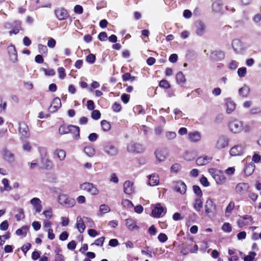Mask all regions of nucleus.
<instances>
[{"label": "nucleus", "mask_w": 261, "mask_h": 261, "mask_svg": "<svg viewBox=\"0 0 261 261\" xmlns=\"http://www.w3.org/2000/svg\"><path fill=\"white\" fill-rule=\"evenodd\" d=\"M40 154V168L46 170L51 169L54 167L53 162L49 159L46 148H39Z\"/></svg>", "instance_id": "1"}, {"label": "nucleus", "mask_w": 261, "mask_h": 261, "mask_svg": "<svg viewBox=\"0 0 261 261\" xmlns=\"http://www.w3.org/2000/svg\"><path fill=\"white\" fill-rule=\"evenodd\" d=\"M229 129L233 134H239L244 130V125L242 121L233 120L229 123Z\"/></svg>", "instance_id": "2"}, {"label": "nucleus", "mask_w": 261, "mask_h": 261, "mask_svg": "<svg viewBox=\"0 0 261 261\" xmlns=\"http://www.w3.org/2000/svg\"><path fill=\"white\" fill-rule=\"evenodd\" d=\"M81 190L85 191L92 195H97L99 191L96 187L92 183L85 182L80 185Z\"/></svg>", "instance_id": "3"}, {"label": "nucleus", "mask_w": 261, "mask_h": 261, "mask_svg": "<svg viewBox=\"0 0 261 261\" xmlns=\"http://www.w3.org/2000/svg\"><path fill=\"white\" fill-rule=\"evenodd\" d=\"M58 201L61 205L68 207H72L76 203L73 198L69 197L65 194L60 195L58 197Z\"/></svg>", "instance_id": "4"}, {"label": "nucleus", "mask_w": 261, "mask_h": 261, "mask_svg": "<svg viewBox=\"0 0 261 261\" xmlns=\"http://www.w3.org/2000/svg\"><path fill=\"white\" fill-rule=\"evenodd\" d=\"M253 218L251 216L245 215L243 216H239L237 223L238 227L242 228L245 226L251 225L253 224Z\"/></svg>", "instance_id": "5"}, {"label": "nucleus", "mask_w": 261, "mask_h": 261, "mask_svg": "<svg viewBox=\"0 0 261 261\" xmlns=\"http://www.w3.org/2000/svg\"><path fill=\"white\" fill-rule=\"evenodd\" d=\"M245 144L236 145L231 147L229 150V154L231 156H241L245 151Z\"/></svg>", "instance_id": "6"}, {"label": "nucleus", "mask_w": 261, "mask_h": 261, "mask_svg": "<svg viewBox=\"0 0 261 261\" xmlns=\"http://www.w3.org/2000/svg\"><path fill=\"white\" fill-rule=\"evenodd\" d=\"M216 209V205L215 204L214 200L212 198L208 197L204 205L205 213L206 214L213 213Z\"/></svg>", "instance_id": "7"}, {"label": "nucleus", "mask_w": 261, "mask_h": 261, "mask_svg": "<svg viewBox=\"0 0 261 261\" xmlns=\"http://www.w3.org/2000/svg\"><path fill=\"white\" fill-rule=\"evenodd\" d=\"M229 140L225 136L220 137L217 142L215 145V147L219 150L222 149L228 146Z\"/></svg>", "instance_id": "8"}, {"label": "nucleus", "mask_w": 261, "mask_h": 261, "mask_svg": "<svg viewBox=\"0 0 261 261\" xmlns=\"http://www.w3.org/2000/svg\"><path fill=\"white\" fill-rule=\"evenodd\" d=\"M250 188L249 185L246 182H239L235 187L236 192L239 195L245 194Z\"/></svg>", "instance_id": "9"}, {"label": "nucleus", "mask_w": 261, "mask_h": 261, "mask_svg": "<svg viewBox=\"0 0 261 261\" xmlns=\"http://www.w3.org/2000/svg\"><path fill=\"white\" fill-rule=\"evenodd\" d=\"M30 203L36 213H40L42 209V201L37 197H34L30 200Z\"/></svg>", "instance_id": "10"}, {"label": "nucleus", "mask_w": 261, "mask_h": 261, "mask_svg": "<svg viewBox=\"0 0 261 261\" xmlns=\"http://www.w3.org/2000/svg\"><path fill=\"white\" fill-rule=\"evenodd\" d=\"M174 190L180 194H185L187 191V186L182 181L179 180L174 182Z\"/></svg>", "instance_id": "11"}, {"label": "nucleus", "mask_w": 261, "mask_h": 261, "mask_svg": "<svg viewBox=\"0 0 261 261\" xmlns=\"http://www.w3.org/2000/svg\"><path fill=\"white\" fill-rule=\"evenodd\" d=\"M127 150L132 152L141 153L144 151V147L141 144L132 143L128 145Z\"/></svg>", "instance_id": "12"}, {"label": "nucleus", "mask_w": 261, "mask_h": 261, "mask_svg": "<svg viewBox=\"0 0 261 261\" xmlns=\"http://www.w3.org/2000/svg\"><path fill=\"white\" fill-rule=\"evenodd\" d=\"M154 154L156 158V162L158 163L165 161L167 156V152L164 150L161 149L156 150L154 152Z\"/></svg>", "instance_id": "13"}, {"label": "nucleus", "mask_w": 261, "mask_h": 261, "mask_svg": "<svg viewBox=\"0 0 261 261\" xmlns=\"http://www.w3.org/2000/svg\"><path fill=\"white\" fill-rule=\"evenodd\" d=\"M164 207L161 205V204H156L154 208L152 211V216L154 217L159 218L162 216V214H165Z\"/></svg>", "instance_id": "14"}, {"label": "nucleus", "mask_w": 261, "mask_h": 261, "mask_svg": "<svg viewBox=\"0 0 261 261\" xmlns=\"http://www.w3.org/2000/svg\"><path fill=\"white\" fill-rule=\"evenodd\" d=\"M7 50L10 61L13 63L16 62L17 61V54L15 46L13 45L9 46Z\"/></svg>", "instance_id": "15"}, {"label": "nucleus", "mask_w": 261, "mask_h": 261, "mask_svg": "<svg viewBox=\"0 0 261 261\" xmlns=\"http://www.w3.org/2000/svg\"><path fill=\"white\" fill-rule=\"evenodd\" d=\"M53 154L54 156L60 162L64 161L66 156V151L60 148H57L54 150Z\"/></svg>", "instance_id": "16"}, {"label": "nucleus", "mask_w": 261, "mask_h": 261, "mask_svg": "<svg viewBox=\"0 0 261 261\" xmlns=\"http://www.w3.org/2000/svg\"><path fill=\"white\" fill-rule=\"evenodd\" d=\"M212 160V157L210 155H204L199 156L196 160L198 166H204L209 163Z\"/></svg>", "instance_id": "17"}, {"label": "nucleus", "mask_w": 261, "mask_h": 261, "mask_svg": "<svg viewBox=\"0 0 261 261\" xmlns=\"http://www.w3.org/2000/svg\"><path fill=\"white\" fill-rule=\"evenodd\" d=\"M225 109L227 114H231L233 112L236 108V104L230 98H227L225 100Z\"/></svg>", "instance_id": "18"}, {"label": "nucleus", "mask_w": 261, "mask_h": 261, "mask_svg": "<svg viewBox=\"0 0 261 261\" xmlns=\"http://www.w3.org/2000/svg\"><path fill=\"white\" fill-rule=\"evenodd\" d=\"M148 185L150 186H155L160 183V178L156 173H152L147 176Z\"/></svg>", "instance_id": "19"}, {"label": "nucleus", "mask_w": 261, "mask_h": 261, "mask_svg": "<svg viewBox=\"0 0 261 261\" xmlns=\"http://www.w3.org/2000/svg\"><path fill=\"white\" fill-rule=\"evenodd\" d=\"M123 191L126 194H131L135 192L134 183L130 180H126L123 184Z\"/></svg>", "instance_id": "20"}, {"label": "nucleus", "mask_w": 261, "mask_h": 261, "mask_svg": "<svg viewBox=\"0 0 261 261\" xmlns=\"http://www.w3.org/2000/svg\"><path fill=\"white\" fill-rule=\"evenodd\" d=\"M76 227L79 232L83 233L86 228V224L84 217L82 218L81 216H79L76 218Z\"/></svg>", "instance_id": "21"}, {"label": "nucleus", "mask_w": 261, "mask_h": 261, "mask_svg": "<svg viewBox=\"0 0 261 261\" xmlns=\"http://www.w3.org/2000/svg\"><path fill=\"white\" fill-rule=\"evenodd\" d=\"M55 14L59 20H64L68 17L67 11L64 8H58L55 11Z\"/></svg>", "instance_id": "22"}, {"label": "nucleus", "mask_w": 261, "mask_h": 261, "mask_svg": "<svg viewBox=\"0 0 261 261\" xmlns=\"http://www.w3.org/2000/svg\"><path fill=\"white\" fill-rule=\"evenodd\" d=\"M193 207L197 212H199L203 207V203L201 198H196L193 201Z\"/></svg>", "instance_id": "23"}, {"label": "nucleus", "mask_w": 261, "mask_h": 261, "mask_svg": "<svg viewBox=\"0 0 261 261\" xmlns=\"http://www.w3.org/2000/svg\"><path fill=\"white\" fill-rule=\"evenodd\" d=\"M61 107V101L59 98L56 97L54 99L51 106L49 108V110L51 112L57 111Z\"/></svg>", "instance_id": "24"}, {"label": "nucleus", "mask_w": 261, "mask_h": 261, "mask_svg": "<svg viewBox=\"0 0 261 261\" xmlns=\"http://www.w3.org/2000/svg\"><path fill=\"white\" fill-rule=\"evenodd\" d=\"M223 8V3L221 0H216L212 5V9L215 13H219Z\"/></svg>", "instance_id": "25"}, {"label": "nucleus", "mask_w": 261, "mask_h": 261, "mask_svg": "<svg viewBox=\"0 0 261 261\" xmlns=\"http://www.w3.org/2000/svg\"><path fill=\"white\" fill-rule=\"evenodd\" d=\"M206 31V27L204 23L201 22H198L196 24V33L199 36H202Z\"/></svg>", "instance_id": "26"}, {"label": "nucleus", "mask_w": 261, "mask_h": 261, "mask_svg": "<svg viewBox=\"0 0 261 261\" xmlns=\"http://www.w3.org/2000/svg\"><path fill=\"white\" fill-rule=\"evenodd\" d=\"M126 226L128 229L130 231L137 230L139 229V226L137 225L136 222L132 219H127L126 220Z\"/></svg>", "instance_id": "27"}, {"label": "nucleus", "mask_w": 261, "mask_h": 261, "mask_svg": "<svg viewBox=\"0 0 261 261\" xmlns=\"http://www.w3.org/2000/svg\"><path fill=\"white\" fill-rule=\"evenodd\" d=\"M19 132L24 136H27L29 135V129L27 124L25 122H21L19 123Z\"/></svg>", "instance_id": "28"}, {"label": "nucleus", "mask_w": 261, "mask_h": 261, "mask_svg": "<svg viewBox=\"0 0 261 261\" xmlns=\"http://www.w3.org/2000/svg\"><path fill=\"white\" fill-rule=\"evenodd\" d=\"M189 139L191 142H197L201 140V134L198 132L190 133L188 135Z\"/></svg>", "instance_id": "29"}, {"label": "nucleus", "mask_w": 261, "mask_h": 261, "mask_svg": "<svg viewBox=\"0 0 261 261\" xmlns=\"http://www.w3.org/2000/svg\"><path fill=\"white\" fill-rule=\"evenodd\" d=\"M250 88L247 85H244L242 88L239 89V94L243 97H247L250 93Z\"/></svg>", "instance_id": "30"}, {"label": "nucleus", "mask_w": 261, "mask_h": 261, "mask_svg": "<svg viewBox=\"0 0 261 261\" xmlns=\"http://www.w3.org/2000/svg\"><path fill=\"white\" fill-rule=\"evenodd\" d=\"M69 133L73 134V137L75 139L80 138V128L75 125H70Z\"/></svg>", "instance_id": "31"}, {"label": "nucleus", "mask_w": 261, "mask_h": 261, "mask_svg": "<svg viewBox=\"0 0 261 261\" xmlns=\"http://www.w3.org/2000/svg\"><path fill=\"white\" fill-rule=\"evenodd\" d=\"M232 46L234 50L237 52H240L243 49V45L239 40H234L232 43Z\"/></svg>", "instance_id": "32"}, {"label": "nucleus", "mask_w": 261, "mask_h": 261, "mask_svg": "<svg viewBox=\"0 0 261 261\" xmlns=\"http://www.w3.org/2000/svg\"><path fill=\"white\" fill-rule=\"evenodd\" d=\"M105 151L109 155L113 156L117 153V150L112 145H108L105 147Z\"/></svg>", "instance_id": "33"}, {"label": "nucleus", "mask_w": 261, "mask_h": 261, "mask_svg": "<svg viewBox=\"0 0 261 261\" xmlns=\"http://www.w3.org/2000/svg\"><path fill=\"white\" fill-rule=\"evenodd\" d=\"M216 182L219 185L223 184L226 181V178L221 171L218 172L217 175L214 177Z\"/></svg>", "instance_id": "34"}, {"label": "nucleus", "mask_w": 261, "mask_h": 261, "mask_svg": "<svg viewBox=\"0 0 261 261\" xmlns=\"http://www.w3.org/2000/svg\"><path fill=\"white\" fill-rule=\"evenodd\" d=\"M254 169V165L253 163H249L246 165L244 169V172L246 175L249 176L252 174Z\"/></svg>", "instance_id": "35"}, {"label": "nucleus", "mask_w": 261, "mask_h": 261, "mask_svg": "<svg viewBox=\"0 0 261 261\" xmlns=\"http://www.w3.org/2000/svg\"><path fill=\"white\" fill-rule=\"evenodd\" d=\"M2 182L4 185V187L1 188V192L10 191L13 189L12 187L10 185L9 182L7 179H3Z\"/></svg>", "instance_id": "36"}, {"label": "nucleus", "mask_w": 261, "mask_h": 261, "mask_svg": "<svg viewBox=\"0 0 261 261\" xmlns=\"http://www.w3.org/2000/svg\"><path fill=\"white\" fill-rule=\"evenodd\" d=\"M234 206H235V204H234V202L231 201L229 203V204H228V205L227 206V207L226 208L225 212V215L226 217H229L230 215V214L232 213V210L234 208Z\"/></svg>", "instance_id": "37"}, {"label": "nucleus", "mask_w": 261, "mask_h": 261, "mask_svg": "<svg viewBox=\"0 0 261 261\" xmlns=\"http://www.w3.org/2000/svg\"><path fill=\"white\" fill-rule=\"evenodd\" d=\"M3 156L4 159L8 162H11L14 160V155L9 151L4 150L3 152Z\"/></svg>", "instance_id": "38"}, {"label": "nucleus", "mask_w": 261, "mask_h": 261, "mask_svg": "<svg viewBox=\"0 0 261 261\" xmlns=\"http://www.w3.org/2000/svg\"><path fill=\"white\" fill-rule=\"evenodd\" d=\"M29 227L27 226H23L21 228L18 229L16 231V234L17 236L25 237L28 231Z\"/></svg>", "instance_id": "39"}, {"label": "nucleus", "mask_w": 261, "mask_h": 261, "mask_svg": "<svg viewBox=\"0 0 261 261\" xmlns=\"http://www.w3.org/2000/svg\"><path fill=\"white\" fill-rule=\"evenodd\" d=\"M176 80L177 83L180 85L186 82V79L184 74L181 72H178L176 75Z\"/></svg>", "instance_id": "40"}, {"label": "nucleus", "mask_w": 261, "mask_h": 261, "mask_svg": "<svg viewBox=\"0 0 261 261\" xmlns=\"http://www.w3.org/2000/svg\"><path fill=\"white\" fill-rule=\"evenodd\" d=\"M84 152L87 156L91 157L95 154V150L93 147L87 146L84 148Z\"/></svg>", "instance_id": "41"}, {"label": "nucleus", "mask_w": 261, "mask_h": 261, "mask_svg": "<svg viewBox=\"0 0 261 261\" xmlns=\"http://www.w3.org/2000/svg\"><path fill=\"white\" fill-rule=\"evenodd\" d=\"M70 125H62L59 128V133L61 135H64L69 133Z\"/></svg>", "instance_id": "42"}, {"label": "nucleus", "mask_w": 261, "mask_h": 261, "mask_svg": "<svg viewBox=\"0 0 261 261\" xmlns=\"http://www.w3.org/2000/svg\"><path fill=\"white\" fill-rule=\"evenodd\" d=\"M222 230L226 233H229L232 231L231 225L228 222H225L222 226Z\"/></svg>", "instance_id": "43"}, {"label": "nucleus", "mask_w": 261, "mask_h": 261, "mask_svg": "<svg viewBox=\"0 0 261 261\" xmlns=\"http://www.w3.org/2000/svg\"><path fill=\"white\" fill-rule=\"evenodd\" d=\"M184 158L185 160L190 161L194 159L195 155L192 152L186 151L184 154Z\"/></svg>", "instance_id": "44"}, {"label": "nucleus", "mask_w": 261, "mask_h": 261, "mask_svg": "<svg viewBox=\"0 0 261 261\" xmlns=\"http://www.w3.org/2000/svg\"><path fill=\"white\" fill-rule=\"evenodd\" d=\"M256 254L255 252L250 251L249 254L244 256V261H253L254 259Z\"/></svg>", "instance_id": "45"}, {"label": "nucleus", "mask_w": 261, "mask_h": 261, "mask_svg": "<svg viewBox=\"0 0 261 261\" xmlns=\"http://www.w3.org/2000/svg\"><path fill=\"white\" fill-rule=\"evenodd\" d=\"M110 207L106 204H101L99 207V212L101 214H106L110 211Z\"/></svg>", "instance_id": "46"}, {"label": "nucleus", "mask_w": 261, "mask_h": 261, "mask_svg": "<svg viewBox=\"0 0 261 261\" xmlns=\"http://www.w3.org/2000/svg\"><path fill=\"white\" fill-rule=\"evenodd\" d=\"M102 129L104 132L109 131L111 128V125L109 122L106 120H102L101 122Z\"/></svg>", "instance_id": "47"}, {"label": "nucleus", "mask_w": 261, "mask_h": 261, "mask_svg": "<svg viewBox=\"0 0 261 261\" xmlns=\"http://www.w3.org/2000/svg\"><path fill=\"white\" fill-rule=\"evenodd\" d=\"M84 219L85 220V224L87 225L88 227L90 228L95 227V223L91 218L87 217H84Z\"/></svg>", "instance_id": "48"}, {"label": "nucleus", "mask_w": 261, "mask_h": 261, "mask_svg": "<svg viewBox=\"0 0 261 261\" xmlns=\"http://www.w3.org/2000/svg\"><path fill=\"white\" fill-rule=\"evenodd\" d=\"M193 190L195 194L197 196V198H201L202 196V191L200 187L198 186H193Z\"/></svg>", "instance_id": "49"}, {"label": "nucleus", "mask_w": 261, "mask_h": 261, "mask_svg": "<svg viewBox=\"0 0 261 261\" xmlns=\"http://www.w3.org/2000/svg\"><path fill=\"white\" fill-rule=\"evenodd\" d=\"M105 240V238L104 237H101L95 240L94 242L93 243L91 244V245H95L97 246L101 247L103 245Z\"/></svg>", "instance_id": "50"}, {"label": "nucleus", "mask_w": 261, "mask_h": 261, "mask_svg": "<svg viewBox=\"0 0 261 261\" xmlns=\"http://www.w3.org/2000/svg\"><path fill=\"white\" fill-rule=\"evenodd\" d=\"M181 169V166L179 164H174L171 167V171L174 173H178Z\"/></svg>", "instance_id": "51"}, {"label": "nucleus", "mask_w": 261, "mask_h": 261, "mask_svg": "<svg viewBox=\"0 0 261 261\" xmlns=\"http://www.w3.org/2000/svg\"><path fill=\"white\" fill-rule=\"evenodd\" d=\"M247 73V69L246 67H240L238 70V75L240 77L245 76Z\"/></svg>", "instance_id": "52"}, {"label": "nucleus", "mask_w": 261, "mask_h": 261, "mask_svg": "<svg viewBox=\"0 0 261 261\" xmlns=\"http://www.w3.org/2000/svg\"><path fill=\"white\" fill-rule=\"evenodd\" d=\"M239 63L238 62L232 60L231 61L228 65V68L231 70H235L238 67Z\"/></svg>", "instance_id": "53"}, {"label": "nucleus", "mask_w": 261, "mask_h": 261, "mask_svg": "<svg viewBox=\"0 0 261 261\" xmlns=\"http://www.w3.org/2000/svg\"><path fill=\"white\" fill-rule=\"evenodd\" d=\"M28 165L31 169L35 168H40V163H39L38 161L34 160L31 163H29Z\"/></svg>", "instance_id": "54"}, {"label": "nucleus", "mask_w": 261, "mask_h": 261, "mask_svg": "<svg viewBox=\"0 0 261 261\" xmlns=\"http://www.w3.org/2000/svg\"><path fill=\"white\" fill-rule=\"evenodd\" d=\"M43 214L46 218L50 219L53 216V210L51 208L43 211Z\"/></svg>", "instance_id": "55"}, {"label": "nucleus", "mask_w": 261, "mask_h": 261, "mask_svg": "<svg viewBox=\"0 0 261 261\" xmlns=\"http://www.w3.org/2000/svg\"><path fill=\"white\" fill-rule=\"evenodd\" d=\"M122 204L123 205V206L125 207H127V208H132L134 206V205L133 204V203L132 202V201H130V200H128V199H123L122 201Z\"/></svg>", "instance_id": "56"}, {"label": "nucleus", "mask_w": 261, "mask_h": 261, "mask_svg": "<svg viewBox=\"0 0 261 261\" xmlns=\"http://www.w3.org/2000/svg\"><path fill=\"white\" fill-rule=\"evenodd\" d=\"M109 180L110 182L117 184L119 182V179L116 173H112L110 175Z\"/></svg>", "instance_id": "57"}, {"label": "nucleus", "mask_w": 261, "mask_h": 261, "mask_svg": "<svg viewBox=\"0 0 261 261\" xmlns=\"http://www.w3.org/2000/svg\"><path fill=\"white\" fill-rule=\"evenodd\" d=\"M38 48L39 52L42 54H47V48L45 45L39 44L38 45Z\"/></svg>", "instance_id": "58"}, {"label": "nucleus", "mask_w": 261, "mask_h": 261, "mask_svg": "<svg viewBox=\"0 0 261 261\" xmlns=\"http://www.w3.org/2000/svg\"><path fill=\"white\" fill-rule=\"evenodd\" d=\"M159 86L160 87L165 88V89H168L170 88V86L168 82L165 80H162L159 84Z\"/></svg>", "instance_id": "59"}, {"label": "nucleus", "mask_w": 261, "mask_h": 261, "mask_svg": "<svg viewBox=\"0 0 261 261\" xmlns=\"http://www.w3.org/2000/svg\"><path fill=\"white\" fill-rule=\"evenodd\" d=\"M158 239L161 243H164L168 240L167 235L164 233H161L159 234Z\"/></svg>", "instance_id": "60"}, {"label": "nucleus", "mask_w": 261, "mask_h": 261, "mask_svg": "<svg viewBox=\"0 0 261 261\" xmlns=\"http://www.w3.org/2000/svg\"><path fill=\"white\" fill-rule=\"evenodd\" d=\"M58 73L59 74V77L60 79H64L66 76L65 73V69L63 67H60L58 69Z\"/></svg>", "instance_id": "61"}, {"label": "nucleus", "mask_w": 261, "mask_h": 261, "mask_svg": "<svg viewBox=\"0 0 261 261\" xmlns=\"http://www.w3.org/2000/svg\"><path fill=\"white\" fill-rule=\"evenodd\" d=\"M100 113L98 110H94L92 112L91 117L95 120H97L100 117Z\"/></svg>", "instance_id": "62"}, {"label": "nucleus", "mask_w": 261, "mask_h": 261, "mask_svg": "<svg viewBox=\"0 0 261 261\" xmlns=\"http://www.w3.org/2000/svg\"><path fill=\"white\" fill-rule=\"evenodd\" d=\"M200 184L205 187L209 186L210 183L206 177L202 176L200 179Z\"/></svg>", "instance_id": "63"}, {"label": "nucleus", "mask_w": 261, "mask_h": 261, "mask_svg": "<svg viewBox=\"0 0 261 261\" xmlns=\"http://www.w3.org/2000/svg\"><path fill=\"white\" fill-rule=\"evenodd\" d=\"M24 217V215L23 214V211L22 209H20L18 211V214L15 215V218L17 221H20V220L23 219Z\"/></svg>", "instance_id": "64"}]
</instances>
